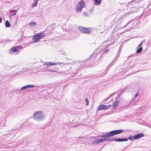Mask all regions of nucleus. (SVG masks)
I'll return each instance as SVG.
<instances>
[{
    "label": "nucleus",
    "mask_w": 151,
    "mask_h": 151,
    "mask_svg": "<svg viewBox=\"0 0 151 151\" xmlns=\"http://www.w3.org/2000/svg\"><path fill=\"white\" fill-rule=\"evenodd\" d=\"M124 131L123 129H117L110 131L104 135H102L101 137L103 138L104 142L111 141H115L118 142H122L128 141L127 138H117L114 139L113 137H111V136L115 135H117L121 133Z\"/></svg>",
    "instance_id": "nucleus-1"
},
{
    "label": "nucleus",
    "mask_w": 151,
    "mask_h": 151,
    "mask_svg": "<svg viewBox=\"0 0 151 151\" xmlns=\"http://www.w3.org/2000/svg\"><path fill=\"white\" fill-rule=\"evenodd\" d=\"M137 0H134L132 2L128 3V6L129 7L130 11L127 12L125 14H123L118 20L119 21L124 19L126 17H128L132 13L137 12L139 8L138 4L137 3Z\"/></svg>",
    "instance_id": "nucleus-2"
},
{
    "label": "nucleus",
    "mask_w": 151,
    "mask_h": 151,
    "mask_svg": "<svg viewBox=\"0 0 151 151\" xmlns=\"http://www.w3.org/2000/svg\"><path fill=\"white\" fill-rule=\"evenodd\" d=\"M33 118L37 121H42L44 119V114L42 112L39 111L33 115Z\"/></svg>",
    "instance_id": "nucleus-3"
},
{
    "label": "nucleus",
    "mask_w": 151,
    "mask_h": 151,
    "mask_svg": "<svg viewBox=\"0 0 151 151\" xmlns=\"http://www.w3.org/2000/svg\"><path fill=\"white\" fill-rule=\"evenodd\" d=\"M85 6V3L82 0L78 3L76 7V11L77 12L81 11Z\"/></svg>",
    "instance_id": "nucleus-4"
},
{
    "label": "nucleus",
    "mask_w": 151,
    "mask_h": 151,
    "mask_svg": "<svg viewBox=\"0 0 151 151\" xmlns=\"http://www.w3.org/2000/svg\"><path fill=\"white\" fill-rule=\"evenodd\" d=\"M78 29L81 32L87 34H90L91 32L90 28H87L83 27L78 26Z\"/></svg>",
    "instance_id": "nucleus-5"
},
{
    "label": "nucleus",
    "mask_w": 151,
    "mask_h": 151,
    "mask_svg": "<svg viewBox=\"0 0 151 151\" xmlns=\"http://www.w3.org/2000/svg\"><path fill=\"white\" fill-rule=\"evenodd\" d=\"M19 50V48L18 46H15L13 47L11 49L9 50V52L10 53H13L14 52H17V54L18 53Z\"/></svg>",
    "instance_id": "nucleus-6"
},
{
    "label": "nucleus",
    "mask_w": 151,
    "mask_h": 151,
    "mask_svg": "<svg viewBox=\"0 0 151 151\" xmlns=\"http://www.w3.org/2000/svg\"><path fill=\"white\" fill-rule=\"evenodd\" d=\"M144 136V134L142 133H139L134 136V139L137 140L142 137Z\"/></svg>",
    "instance_id": "nucleus-7"
},
{
    "label": "nucleus",
    "mask_w": 151,
    "mask_h": 151,
    "mask_svg": "<svg viewBox=\"0 0 151 151\" xmlns=\"http://www.w3.org/2000/svg\"><path fill=\"white\" fill-rule=\"evenodd\" d=\"M35 87L34 85H28L24 86L22 87L21 89L20 90H23L25 89H27L29 88H33ZM20 90H19V91H20Z\"/></svg>",
    "instance_id": "nucleus-8"
},
{
    "label": "nucleus",
    "mask_w": 151,
    "mask_h": 151,
    "mask_svg": "<svg viewBox=\"0 0 151 151\" xmlns=\"http://www.w3.org/2000/svg\"><path fill=\"white\" fill-rule=\"evenodd\" d=\"M44 65L47 66H50L57 65V63H53L51 62H45L44 63Z\"/></svg>",
    "instance_id": "nucleus-9"
},
{
    "label": "nucleus",
    "mask_w": 151,
    "mask_h": 151,
    "mask_svg": "<svg viewBox=\"0 0 151 151\" xmlns=\"http://www.w3.org/2000/svg\"><path fill=\"white\" fill-rule=\"evenodd\" d=\"M119 102V101L118 100H117L114 102L112 105V108L113 109H115L117 106Z\"/></svg>",
    "instance_id": "nucleus-10"
},
{
    "label": "nucleus",
    "mask_w": 151,
    "mask_h": 151,
    "mask_svg": "<svg viewBox=\"0 0 151 151\" xmlns=\"http://www.w3.org/2000/svg\"><path fill=\"white\" fill-rule=\"evenodd\" d=\"M32 39L34 40L35 42H37L40 40V39H38V37L37 34L34 35Z\"/></svg>",
    "instance_id": "nucleus-11"
},
{
    "label": "nucleus",
    "mask_w": 151,
    "mask_h": 151,
    "mask_svg": "<svg viewBox=\"0 0 151 151\" xmlns=\"http://www.w3.org/2000/svg\"><path fill=\"white\" fill-rule=\"evenodd\" d=\"M17 11H17L15 10L12 9L9 10V12L12 14L10 15V16H12L15 15Z\"/></svg>",
    "instance_id": "nucleus-12"
},
{
    "label": "nucleus",
    "mask_w": 151,
    "mask_h": 151,
    "mask_svg": "<svg viewBox=\"0 0 151 151\" xmlns=\"http://www.w3.org/2000/svg\"><path fill=\"white\" fill-rule=\"evenodd\" d=\"M111 104L109 105H103V109L106 110L110 108L111 107Z\"/></svg>",
    "instance_id": "nucleus-13"
},
{
    "label": "nucleus",
    "mask_w": 151,
    "mask_h": 151,
    "mask_svg": "<svg viewBox=\"0 0 151 151\" xmlns=\"http://www.w3.org/2000/svg\"><path fill=\"white\" fill-rule=\"evenodd\" d=\"M37 35L38 37V39L40 40L42 37L45 36V34L43 33H37Z\"/></svg>",
    "instance_id": "nucleus-14"
},
{
    "label": "nucleus",
    "mask_w": 151,
    "mask_h": 151,
    "mask_svg": "<svg viewBox=\"0 0 151 151\" xmlns=\"http://www.w3.org/2000/svg\"><path fill=\"white\" fill-rule=\"evenodd\" d=\"M100 141L99 139H97L94 140L93 141V143L94 144H97L100 143Z\"/></svg>",
    "instance_id": "nucleus-15"
},
{
    "label": "nucleus",
    "mask_w": 151,
    "mask_h": 151,
    "mask_svg": "<svg viewBox=\"0 0 151 151\" xmlns=\"http://www.w3.org/2000/svg\"><path fill=\"white\" fill-rule=\"evenodd\" d=\"M117 60V58H115L113 60V61L111 62V64H109L108 66L107 67V68H108L110 67L111 66L113 65L115 63L114 62V61H116Z\"/></svg>",
    "instance_id": "nucleus-16"
},
{
    "label": "nucleus",
    "mask_w": 151,
    "mask_h": 151,
    "mask_svg": "<svg viewBox=\"0 0 151 151\" xmlns=\"http://www.w3.org/2000/svg\"><path fill=\"white\" fill-rule=\"evenodd\" d=\"M96 5H100L101 3L102 0H94Z\"/></svg>",
    "instance_id": "nucleus-17"
},
{
    "label": "nucleus",
    "mask_w": 151,
    "mask_h": 151,
    "mask_svg": "<svg viewBox=\"0 0 151 151\" xmlns=\"http://www.w3.org/2000/svg\"><path fill=\"white\" fill-rule=\"evenodd\" d=\"M5 25L6 27H9L10 26V24L9 21L7 20L5 23Z\"/></svg>",
    "instance_id": "nucleus-18"
},
{
    "label": "nucleus",
    "mask_w": 151,
    "mask_h": 151,
    "mask_svg": "<svg viewBox=\"0 0 151 151\" xmlns=\"http://www.w3.org/2000/svg\"><path fill=\"white\" fill-rule=\"evenodd\" d=\"M103 104H102L99 106L97 110L99 111L101 110H104L103 109Z\"/></svg>",
    "instance_id": "nucleus-19"
},
{
    "label": "nucleus",
    "mask_w": 151,
    "mask_h": 151,
    "mask_svg": "<svg viewBox=\"0 0 151 151\" xmlns=\"http://www.w3.org/2000/svg\"><path fill=\"white\" fill-rule=\"evenodd\" d=\"M36 23L35 22H31L29 23V25L30 27H33L36 25Z\"/></svg>",
    "instance_id": "nucleus-20"
},
{
    "label": "nucleus",
    "mask_w": 151,
    "mask_h": 151,
    "mask_svg": "<svg viewBox=\"0 0 151 151\" xmlns=\"http://www.w3.org/2000/svg\"><path fill=\"white\" fill-rule=\"evenodd\" d=\"M142 47H140L137 50L136 53H139L141 52L142 50Z\"/></svg>",
    "instance_id": "nucleus-21"
},
{
    "label": "nucleus",
    "mask_w": 151,
    "mask_h": 151,
    "mask_svg": "<svg viewBox=\"0 0 151 151\" xmlns=\"http://www.w3.org/2000/svg\"><path fill=\"white\" fill-rule=\"evenodd\" d=\"M128 139L131 141H133L134 140H135V139H134V136H129L128 138H127Z\"/></svg>",
    "instance_id": "nucleus-22"
},
{
    "label": "nucleus",
    "mask_w": 151,
    "mask_h": 151,
    "mask_svg": "<svg viewBox=\"0 0 151 151\" xmlns=\"http://www.w3.org/2000/svg\"><path fill=\"white\" fill-rule=\"evenodd\" d=\"M133 86L132 85V86H128V89L129 90V91H132L133 90Z\"/></svg>",
    "instance_id": "nucleus-23"
},
{
    "label": "nucleus",
    "mask_w": 151,
    "mask_h": 151,
    "mask_svg": "<svg viewBox=\"0 0 151 151\" xmlns=\"http://www.w3.org/2000/svg\"><path fill=\"white\" fill-rule=\"evenodd\" d=\"M45 72H56V73H57V72H56L55 71L53 70H51L50 69H47L45 70Z\"/></svg>",
    "instance_id": "nucleus-24"
},
{
    "label": "nucleus",
    "mask_w": 151,
    "mask_h": 151,
    "mask_svg": "<svg viewBox=\"0 0 151 151\" xmlns=\"http://www.w3.org/2000/svg\"><path fill=\"white\" fill-rule=\"evenodd\" d=\"M38 2L35 1V2L32 5V7H35L37 6V4Z\"/></svg>",
    "instance_id": "nucleus-25"
},
{
    "label": "nucleus",
    "mask_w": 151,
    "mask_h": 151,
    "mask_svg": "<svg viewBox=\"0 0 151 151\" xmlns=\"http://www.w3.org/2000/svg\"><path fill=\"white\" fill-rule=\"evenodd\" d=\"M146 40H144L142 41L141 42L140 44L138 45L137 47H140L142 44L143 43V42H145Z\"/></svg>",
    "instance_id": "nucleus-26"
},
{
    "label": "nucleus",
    "mask_w": 151,
    "mask_h": 151,
    "mask_svg": "<svg viewBox=\"0 0 151 151\" xmlns=\"http://www.w3.org/2000/svg\"><path fill=\"white\" fill-rule=\"evenodd\" d=\"M85 101L86 102V106H87L89 104V101L88 99L87 98H85Z\"/></svg>",
    "instance_id": "nucleus-27"
},
{
    "label": "nucleus",
    "mask_w": 151,
    "mask_h": 151,
    "mask_svg": "<svg viewBox=\"0 0 151 151\" xmlns=\"http://www.w3.org/2000/svg\"><path fill=\"white\" fill-rule=\"evenodd\" d=\"M83 14L85 17H88V14L85 12H83Z\"/></svg>",
    "instance_id": "nucleus-28"
},
{
    "label": "nucleus",
    "mask_w": 151,
    "mask_h": 151,
    "mask_svg": "<svg viewBox=\"0 0 151 151\" xmlns=\"http://www.w3.org/2000/svg\"><path fill=\"white\" fill-rule=\"evenodd\" d=\"M100 141V142H103V138H99Z\"/></svg>",
    "instance_id": "nucleus-29"
},
{
    "label": "nucleus",
    "mask_w": 151,
    "mask_h": 151,
    "mask_svg": "<svg viewBox=\"0 0 151 151\" xmlns=\"http://www.w3.org/2000/svg\"><path fill=\"white\" fill-rule=\"evenodd\" d=\"M109 50V49H107L105 50L104 52V53H106Z\"/></svg>",
    "instance_id": "nucleus-30"
},
{
    "label": "nucleus",
    "mask_w": 151,
    "mask_h": 151,
    "mask_svg": "<svg viewBox=\"0 0 151 151\" xmlns=\"http://www.w3.org/2000/svg\"><path fill=\"white\" fill-rule=\"evenodd\" d=\"M138 93H137L135 94V97H136L138 96Z\"/></svg>",
    "instance_id": "nucleus-31"
},
{
    "label": "nucleus",
    "mask_w": 151,
    "mask_h": 151,
    "mask_svg": "<svg viewBox=\"0 0 151 151\" xmlns=\"http://www.w3.org/2000/svg\"><path fill=\"white\" fill-rule=\"evenodd\" d=\"M2 21V19H1V17H0V23H1V22Z\"/></svg>",
    "instance_id": "nucleus-32"
},
{
    "label": "nucleus",
    "mask_w": 151,
    "mask_h": 151,
    "mask_svg": "<svg viewBox=\"0 0 151 151\" xmlns=\"http://www.w3.org/2000/svg\"><path fill=\"white\" fill-rule=\"evenodd\" d=\"M129 22H128L127 24L125 26V27L128 24H129Z\"/></svg>",
    "instance_id": "nucleus-33"
},
{
    "label": "nucleus",
    "mask_w": 151,
    "mask_h": 151,
    "mask_svg": "<svg viewBox=\"0 0 151 151\" xmlns=\"http://www.w3.org/2000/svg\"><path fill=\"white\" fill-rule=\"evenodd\" d=\"M39 0H35V1H36L38 2V1H39Z\"/></svg>",
    "instance_id": "nucleus-34"
},
{
    "label": "nucleus",
    "mask_w": 151,
    "mask_h": 151,
    "mask_svg": "<svg viewBox=\"0 0 151 151\" xmlns=\"http://www.w3.org/2000/svg\"><path fill=\"white\" fill-rule=\"evenodd\" d=\"M59 63V64H60V63H62H62Z\"/></svg>",
    "instance_id": "nucleus-35"
},
{
    "label": "nucleus",
    "mask_w": 151,
    "mask_h": 151,
    "mask_svg": "<svg viewBox=\"0 0 151 151\" xmlns=\"http://www.w3.org/2000/svg\"><path fill=\"white\" fill-rule=\"evenodd\" d=\"M21 72H22V71H20L19 72H20V73H21Z\"/></svg>",
    "instance_id": "nucleus-36"
}]
</instances>
